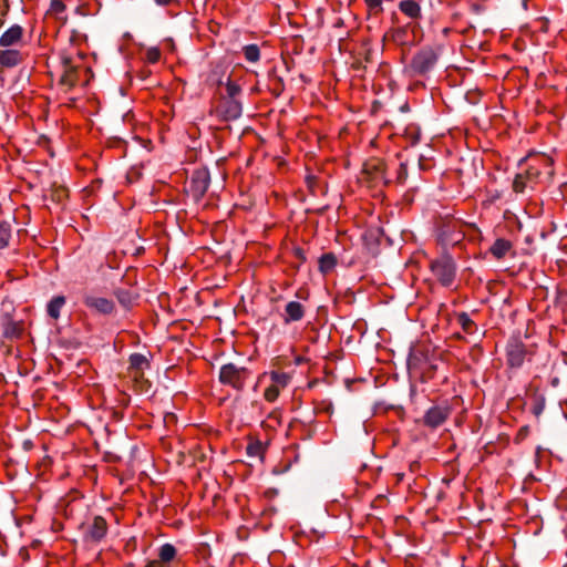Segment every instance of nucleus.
Segmentation results:
<instances>
[{
    "label": "nucleus",
    "mask_w": 567,
    "mask_h": 567,
    "mask_svg": "<svg viewBox=\"0 0 567 567\" xmlns=\"http://www.w3.org/2000/svg\"><path fill=\"white\" fill-rule=\"evenodd\" d=\"M318 262L320 272L326 275L337 266V257L333 252H326L319 258Z\"/></svg>",
    "instance_id": "obj_16"
},
{
    "label": "nucleus",
    "mask_w": 567,
    "mask_h": 567,
    "mask_svg": "<svg viewBox=\"0 0 567 567\" xmlns=\"http://www.w3.org/2000/svg\"><path fill=\"white\" fill-rule=\"evenodd\" d=\"M512 243L504 238H498L491 246L489 251L496 259H502L511 250Z\"/></svg>",
    "instance_id": "obj_15"
},
{
    "label": "nucleus",
    "mask_w": 567,
    "mask_h": 567,
    "mask_svg": "<svg viewBox=\"0 0 567 567\" xmlns=\"http://www.w3.org/2000/svg\"><path fill=\"white\" fill-rule=\"evenodd\" d=\"M10 237H11L10 224L7 221L0 223V249H3L4 247L8 246Z\"/></svg>",
    "instance_id": "obj_27"
},
{
    "label": "nucleus",
    "mask_w": 567,
    "mask_h": 567,
    "mask_svg": "<svg viewBox=\"0 0 567 567\" xmlns=\"http://www.w3.org/2000/svg\"><path fill=\"white\" fill-rule=\"evenodd\" d=\"M144 567H164V566L158 560H150L146 563V565Z\"/></svg>",
    "instance_id": "obj_39"
},
{
    "label": "nucleus",
    "mask_w": 567,
    "mask_h": 567,
    "mask_svg": "<svg viewBox=\"0 0 567 567\" xmlns=\"http://www.w3.org/2000/svg\"><path fill=\"white\" fill-rule=\"evenodd\" d=\"M176 556V548L172 544H164L159 548L158 557L162 564L171 563Z\"/></svg>",
    "instance_id": "obj_22"
},
{
    "label": "nucleus",
    "mask_w": 567,
    "mask_h": 567,
    "mask_svg": "<svg viewBox=\"0 0 567 567\" xmlns=\"http://www.w3.org/2000/svg\"><path fill=\"white\" fill-rule=\"evenodd\" d=\"M65 4L60 0H51L49 12L52 14H60L64 12Z\"/></svg>",
    "instance_id": "obj_31"
},
{
    "label": "nucleus",
    "mask_w": 567,
    "mask_h": 567,
    "mask_svg": "<svg viewBox=\"0 0 567 567\" xmlns=\"http://www.w3.org/2000/svg\"><path fill=\"white\" fill-rule=\"evenodd\" d=\"M539 176V169L529 167L526 169L524 177L527 182H534Z\"/></svg>",
    "instance_id": "obj_35"
},
{
    "label": "nucleus",
    "mask_w": 567,
    "mask_h": 567,
    "mask_svg": "<svg viewBox=\"0 0 567 567\" xmlns=\"http://www.w3.org/2000/svg\"><path fill=\"white\" fill-rule=\"evenodd\" d=\"M150 367L147 358L142 353H133L130 355V368L136 372L143 373L145 368Z\"/></svg>",
    "instance_id": "obj_20"
},
{
    "label": "nucleus",
    "mask_w": 567,
    "mask_h": 567,
    "mask_svg": "<svg viewBox=\"0 0 567 567\" xmlns=\"http://www.w3.org/2000/svg\"><path fill=\"white\" fill-rule=\"evenodd\" d=\"M161 58V51L157 48H150L146 51V60L150 63H156Z\"/></svg>",
    "instance_id": "obj_34"
},
{
    "label": "nucleus",
    "mask_w": 567,
    "mask_h": 567,
    "mask_svg": "<svg viewBox=\"0 0 567 567\" xmlns=\"http://www.w3.org/2000/svg\"><path fill=\"white\" fill-rule=\"evenodd\" d=\"M249 377L247 368L237 367L234 363L224 364L219 371V381L223 384L230 385L240 391L245 386V382Z\"/></svg>",
    "instance_id": "obj_2"
},
{
    "label": "nucleus",
    "mask_w": 567,
    "mask_h": 567,
    "mask_svg": "<svg viewBox=\"0 0 567 567\" xmlns=\"http://www.w3.org/2000/svg\"><path fill=\"white\" fill-rule=\"evenodd\" d=\"M216 112L224 121H235L241 116L243 106L237 99H224Z\"/></svg>",
    "instance_id": "obj_7"
},
{
    "label": "nucleus",
    "mask_w": 567,
    "mask_h": 567,
    "mask_svg": "<svg viewBox=\"0 0 567 567\" xmlns=\"http://www.w3.org/2000/svg\"><path fill=\"white\" fill-rule=\"evenodd\" d=\"M63 64L65 66V71H64V73L62 74V76L60 79V83L71 87V86H73L75 84V79H74L75 70H74V68L71 64V59L70 58L63 59Z\"/></svg>",
    "instance_id": "obj_19"
},
{
    "label": "nucleus",
    "mask_w": 567,
    "mask_h": 567,
    "mask_svg": "<svg viewBox=\"0 0 567 567\" xmlns=\"http://www.w3.org/2000/svg\"><path fill=\"white\" fill-rule=\"evenodd\" d=\"M22 326L6 316L2 321V334L6 339L16 340L22 336Z\"/></svg>",
    "instance_id": "obj_12"
},
{
    "label": "nucleus",
    "mask_w": 567,
    "mask_h": 567,
    "mask_svg": "<svg viewBox=\"0 0 567 567\" xmlns=\"http://www.w3.org/2000/svg\"><path fill=\"white\" fill-rule=\"evenodd\" d=\"M400 10L408 17L415 19L420 17L421 8L417 2L413 0H403L399 3Z\"/></svg>",
    "instance_id": "obj_17"
},
{
    "label": "nucleus",
    "mask_w": 567,
    "mask_h": 567,
    "mask_svg": "<svg viewBox=\"0 0 567 567\" xmlns=\"http://www.w3.org/2000/svg\"><path fill=\"white\" fill-rule=\"evenodd\" d=\"M107 532L106 520L102 516H95L91 524H89L83 533V540L85 543L101 542Z\"/></svg>",
    "instance_id": "obj_6"
},
{
    "label": "nucleus",
    "mask_w": 567,
    "mask_h": 567,
    "mask_svg": "<svg viewBox=\"0 0 567 567\" xmlns=\"http://www.w3.org/2000/svg\"><path fill=\"white\" fill-rule=\"evenodd\" d=\"M527 354L525 344L518 338H512L506 346V362L512 369L523 365Z\"/></svg>",
    "instance_id": "obj_5"
},
{
    "label": "nucleus",
    "mask_w": 567,
    "mask_h": 567,
    "mask_svg": "<svg viewBox=\"0 0 567 567\" xmlns=\"http://www.w3.org/2000/svg\"><path fill=\"white\" fill-rule=\"evenodd\" d=\"M226 91H227L226 99H236V96L241 92V89L238 84H236L235 82H233L228 79L227 83H226Z\"/></svg>",
    "instance_id": "obj_29"
},
{
    "label": "nucleus",
    "mask_w": 567,
    "mask_h": 567,
    "mask_svg": "<svg viewBox=\"0 0 567 567\" xmlns=\"http://www.w3.org/2000/svg\"><path fill=\"white\" fill-rule=\"evenodd\" d=\"M114 295H115L116 299L118 300V302L123 307H125V308L131 307L134 297H133V293L130 290L117 288V289L114 290Z\"/></svg>",
    "instance_id": "obj_24"
},
{
    "label": "nucleus",
    "mask_w": 567,
    "mask_h": 567,
    "mask_svg": "<svg viewBox=\"0 0 567 567\" xmlns=\"http://www.w3.org/2000/svg\"><path fill=\"white\" fill-rule=\"evenodd\" d=\"M546 400L543 395H537L534 399L532 412L536 417H539V415L543 413L545 409Z\"/></svg>",
    "instance_id": "obj_28"
},
{
    "label": "nucleus",
    "mask_w": 567,
    "mask_h": 567,
    "mask_svg": "<svg viewBox=\"0 0 567 567\" xmlns=\"http://www.w3.org/2000/svg\"><path fill=\"white\" fill-rule=\"evenodd\" d=\"M270 379L274 385H277L278 388H285L290 381V375L285 372L272 371L270 373Z\"/></svg>",
    "instance_id": "obj_26"
},
{
    "label": "nucleus",
    "mask_w": 567,
    "mask_h": 567,
    "mask_svg": "<svg viewBox=\"0 0 567 567\" xmlns=\"http://www.w3.org/2000/svg\"><path fill=\"white\" fill-rule=\"evenodd\" d=\"M405 177H406V166H405V164L402 163V164H400V171H399L398 178L400 181H403Z\"/></svg>",
    "instance_id": "obj_38"
},
{
    "label": "nucleus",
    "mask_w": 567,
    "mask_h": 567,
    "mask_svg": "<svg viewBox=\"0 0 567 567\" xmlns=\"http://www.w3.org/2000/svg\"><path fill=\"white\" fill-rule=\"evenodd\" d=\"M436 61V52L431 47H424L413 56L410 70L415 75H424L433 69Z\"/></svg>",
    "instance_id": "obj_3"
},
{
    "label": "nucleus",
    "mask_w": 567,
    "mask_h": 567,
    "mask_svg": "<svg viewBox=\"0 0 567 567\" xmlns=\"http://www.w3.org/2000/svg\"><path fill=\"white\" fill-rule=\"evenodd\" d=\"M3 25V20L0 18V28Z\"/></svg>",
    "instance_id": "obj_42"
},
{
    "label": "nucleus",
    "mask_w": 567,
    "mask_h": 567,
    "mask_svg": "<svg viewBox=\"0 0 567 567\" xmlns=\"http://www.w3.org/2000/svg\"><path fill=\"white\" fill-rule=\"evenodd\" d=\"M364 172L372 181L389 183L385 176V163L381 159H373L364 164Z\"/></svg>",
    "instance_id": "obj_11"
},
{
    "label": "nucleus",
    "mask_w": 567,
    "mask_h": 567,
    "mask_svg": "<svg viewBox=\"0 0 567 567\" xmlns=\"http://www.w3.org/2000/svg\"><path fill=\"white\" fill-rule=\"evenodd\" d=\"M210 174L206 167L195 169L190 176L187 192L195 202H199L208 189Z\"/></svg>",
    "instance_id": "obj_4"
},
{
    "label": "nucleus",
    "mask_w": 567,
    "mask_h": 567,
    "mask_svg": "<svg viewBox=\"0 0 567 567\" xmlns=\"http://www.w3.org/2000/svg\"><path fill=\"white\" fill-rule=\"evenodd\" d=\"M457 322L461 324L464 332L468 334L475 333L477 330L475 322L470 318V316L466 312H462L457 316Z\"/></svg>",
    "instance_id": "obj_23"
},
{
    "label": "nucleus",
    "mask_w": 567,
    "mask_h": 567,
    "mask_svg": "<svg viewBox=\"0 0 567 567\" xmlns=\"http://www.w3.org/2000/svg\"><path fill=\"white\" fill-rule=\"evenodd\" d=\"M450 409L446 406H432L424 414V424L429 427L435 429L443 424L449 417Z\"/></svg>",
    "instance_id": "obj_9"
},
{
    "label": "nucleus",
    "mask_w": 567,
    "mask_h": 567,
    "mask_svg": "<svg viewBox=\"0 0 567 567\" xmlns=\"http://www.w3.org/2000/svg\"><path fill=\"white\" fill-rule=\"evenodd\" d=\"M295 256H296L300 261H302V262H303V261H306V254H305L303 249H301V248H299V247H298V248H296V249H295Z\"/></svg>",
    "instance_id": "obj_37"
},
{
    "label": "nucleus",
    "mask_w": 567,
    "mask_h": 567,
    "mask_svg": "<svg viewBox=\"0 0 567 567\" xmlns=\"http://www.w3.org/2000/svg\"><path fill=\"white\" fill-rule=\"evenodd\" d=\"M23 37V28L19 24H13L0 37V47L9 48L17 45L21 42Z\"/></svg>",
    "instance_id": "obj_10"
},
{
    "label": "nucleus",
    "mask_w": 567,
    "mask_h": 567,
    "mask_svg": "<svg viewBox=\"0 0 567 567\" xmlns=\"http://www.w3.org/2000/svg\"><path fill=\"white\" fill-rule=\"evenodd\" d=\"M65 303V298L63 296H56L54 297L49 303H48V315L53 318L58 319L60 316L61 308Z\"/></svg>",
    "instance_id": "obj_21"
},
{
    "label": "nucleus",
    "mask_w": 567,
    "mask_h": 567,
    "mask_svg": "<svg viewBox=\"0 0 567 567\" xmlns=\"http://www.w3.org/2000/svg\"><path fill=\"white\" fill-rule=\"evenodd\" d=\"M526 187V178L524 177V174H517L514 182H513V189L516 193H523Z\"/></svg>",
    "instance_id": "obj_30"
},
{
    "label": "nucleus",
    "mask_w": 567,
    "mask_h": 567,
    "mask_svg": "<svg viewBox=\"0 0 567 567\" xmlns=\"http://www.w3.org/2000/svg\"><path fill=\"white\" fill-rule=\"evenodd\" d=\"M64 189L56 192V199L61 200L62 196H64Z\"/></svg>",
    "instance_id": "obj_41"
},
{
    "label": "nucleus",
    "mask_w": 567,
    "mask_h": 567,
    "mask_svg": "<svg viewBox=\"0 0 567 567\" xmlns=\"http://www.w3.org/2000/svg\"><path fill=\"white\" fill-rule=\"evenodd\" d=\"M173 0H155L156 4L165 7L168 6Z\"/></svg>",
    "instance_id": "obj_40"
},
{
    "label": "nucleus",
    "mask_w": 567,
    "mask_h": 567,
    "mask_svg": "<svg viewBox=\"0 0 567 567\" xmlns=\"http://www.w3.org/2000/svg\"><path fill=\"white\" fill-rule=\"evenodd\" d=\"M384 39L391 40L396 44L403 45L408 41V28L401 27L389 31Z\"/></svg>",
    "instance_id": "obj_18"
},
{
    "label": "nucleus",
    "mask_w": 567,
    "mask_h": 567,
    "mask_svg": "<svg viewBox=\"0 0 567 567\" xmlns=\"http://www.w3.org/2000/svg\"><path fill=\"white\" fill-rule=\"evenodd\" d=\"M285 323L299 321L305 316V307L298 301H289L285 307Z\"/></svg>",
    "instance_id": "obj_14"
},
{
    "label": "nucleus",
    "mask_w": 567,
    "mask_h": 567,
    "mask_svg": "<svg viewBox=\"0 0 567 567\" xmlns=\"http://www.w3.org/2000/svg\"><path fill=\"white\" fill-rule=\"evenodd\" d=\"M83 302L87 308L101 315H111L115 309V305L112 300L92 295H85Z\"/></svg>",
    "instance_id": "obj_8"
},
{
    "label": "nucleus",
    "mask_w": 567,
    "mask_h": 567,
    "mask_svg": "<svg viewBox=\"0 0 567 567\" xmlns=\"http://www.w3.org/2000/svg\"><path fill=\"white\" fill-rule=\"evenodd\" d=\"M244 55L249 62H257L260 58V50L257 44H248L243 48Z\"/></svg>",
    "instance_id": "obj_25"
},
{
    "label": "nucleus",
    "mask_w": 567,
    "mask_h": 567,
    "mask_svg": "<svg viewBox=\"0 0 567 567\" xmlns=\"http://www.w3.org/2000/svg\"><path fill=\"white\" fill-rule=\"evenodd\" d=\"M23 58L20 51L7 49L0 51V65L2 68H14L22 62Z\"/></svg>",
    "instance_id": "obj_13"
},
{
    "label": "nucleus",
    "mask_w": 567,
    "mask_h": 567,
    "mask_svg": "<svg viewBox=\"0 0 567 567\" xmlns=\"http://www.w3.org/2000/svg\"><path fill=\"white\" fill-rule=\"evenodd\" d=\"M430 269L443 287L450 288L453 285L457 267L451 255L443 254L431 260Z\"/></svg>",
    "instance_id": "obj_1"
},
{
    "label": "nucleus",
    "mask_w": 567,
    "mask_h": 567,
    "mask_svg": "<svg viewBox=\"0 0 567 567\" xmlns=\"http://www.w3.org/2000/svg\"><path fill=\"white\" fill-rule=\"evenodd\" d=\"M265 399L269 402H274L279 395V388L271 384L265 390Z\"/></svg>",
    "instance_id": "obj_32"
},
{
    "label": "nucleus",
    "mask_w": 567,
    "mask_h": 567,
    "mask_svg": "<svg viewBox=\"0 0 567 567\" xmlns=\"http://www.w3.org/2000/svg\"><path fill=\"white\" fill-rule=\"evenodd\" d=\"M264 451L262 444L260 442L250 443L247 446V454L249 456H258L261 455Z\"/></svg>",
    "instance_id": "obj_33"
},
{
    "label": "nucleus",
    "mask_w": 567,
    "mask_h": 567,
    "mask_svg": "<svg viewBox=\"0 0 567 567\" xmlns=\"http://www.w3.org/2000/svg\"><path fill=\"white\" fill-rule=\"evenodd\" d=\"M368 8L374 12L381 10L382 0H365Z\"/></svg>",
    "instance_id": "obj_36"
}]
</instances>
